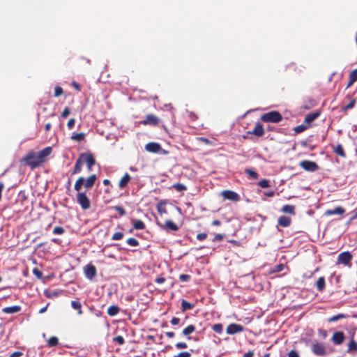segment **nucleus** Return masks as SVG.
I'll return each mask as SVG.
<instances>
[{"instance_id": "9b49d317", "label": "nucleus", "mask_w": 357, "mask_h": 357, "mask_svg": "<svg viewBox=\"0 0 357 357\" xmlns=\"http://www.w3.org/2000/svg\"><path fill=\"white\" fill-rule=\"evenodd\" d=\"M84 273L86 278L92 280L96 275V268L92 264H89L84 267Z\"/></svg>"}, {"instance_id": "473e14b6", "label": "nucleus", "mask_w": 357, "mask_h": 357, "mask_svg": "<svg viewBox=\"0 0 357 357\" xmlns=\"http://www.w3.org/2000/svg\"><path fill=\"white\" fill-rule=\"evenodd\" d=\"M85 139L84 132H73L71 135V139L77 142L82 141Z\"/></svg>"}, {"instance_id": "7ed1b4c3", "label": "nucleus", "mask_w": 357, "mask_h": 357, "mask_svg": "<svg viewBox=\"0 0 357 357\" xmlns=\"http://www.w3.org/2000/svg\"><path fill=\"white\" fill-rule=\"evenodd\" d=\"M260 119L266 123H279L282 120V116L278 111H271L262 114Z\"/></svg>"}, {"instance_id": "0eeeda50", "label": "nucleus", "mask_w": 357, "mask_h": 357, "mask_svg": "<svg viewBox=\"0 0 357 357\" xmlns=\"http://www.w3.org/2000/svg\"><path fill=\"white\" fill-rule=\"evenodd\" d=\"M299 165L304 170L310 172H316L319 169L318 165L315 162L307 160L301 161Z\"/></svg>"}, {"instance_id": "774afa93", "label": "nucleus", "mask_w": 357, "mask_h": 357, "mask_svg": "<svg viewBox=\"0 0 357 357\" xmlns=\"http://www.w3.org/2000/svg\"><path fill=\"white\" fill-rule=\"evenodd\" d=\"M352 220L357 219V207L352 211Z\"/></svg>"}, {"instance_id": "f704fd0d", "label": "nucleus", "mask_w": 357, "mask_h": 357, "mask_svg": "<svg viewBox=\"0 0 357 357\" xmlns=\"http://www.w3.org/2000/svg\"><path fill=\"white\" fill-rule=\"evenodd\" d=\"M59 344V339L55 336H52L47 340L49 347H54Z\"/></svg>"}, {"instance_id": "8fccbe9b", "label": "nucleus", "mask_w": 357, "mask_h": 357, "mask_svg": "<svg viewBox=\"0 0 357 357\" xmlns=\"http://www.w3.org/2000/svg\"><path fill=\"white\" fill-rule=\"evenodd\" d=\"M259 185L263 188L269 187V181L266 179H262L259 182Z\"/></svg>"}, {"instance_id": "a18cd8bd", "label": "nucleus", "mask_w": 357, "mask_h": 357, "mask_svg": "<svg viewBox=\"0 0 357 357\" xmlns=\"http://www.w3.org/2000/svg\"><path fill=\"white\" fill-rule=\"evenodd\" d=\"M114 208L119 213L120 216H123L126 213V210L121 206H116Z\"/></svg>"}, {"instance_id": "ea45409f", "label": "nucleus", "mask_w": 357, "mask_h": 357, "mask_svg": "<svg viewBox=\"0 0 357 357\" xmlns=\"http://www.w3.org/2000/svg\"><path fill=\"white\" fill-rule=\"evenodd\" d=\"M357 350V342L351 340L348 344V351H356Z\"/></svg>"}, {"instance_id": "052dcab7", "label": "nucleus", "mask_w": 357, "mask_h": 357, "mask_svg": "<svg viewBox=\"0 0 357 357\" xmlns=\"http://www.w3.org/2000/svg\"><path fill=\"white\" fill-rule=\"evenodd\" d=\"M22 354H23L21 351H14L10 355V357H20Z\"/></svg>"}, {"instance_id": "cd10ccee", "label": "nucleus", "mask_w": 357, "mask_h": 357, "mask_svg": "<svg viewBox=\"0 0 357 357\" xmlns=\"http://www.w3.org/2000/svg\"><path fill=\"white\" fill-rule=\"evenodd\" d=\"M316 287L319 291L321 292L326 287L325 278L324 277H320L318 278L316 282Z\"/></svg>"}, {"instance_id": "f8f14e48", "label": "nucleus", "mask_w": 357, "mask_h": 357, "mask_svg": "<svg viewBox=\"0 0 357 357\" xmlns=\"http://www.w3.org/2000/svg\"><path fill=\"white\" fill-rule=\"evenodd\" d=\"M243 331L244 327L241 324H230L226 328V332L229 335H234L236 333L243 332Z\"/></svg>"}, {"instance_id": "49530a36", "label": "nucleus", "mask_w": 357, "mask_h": 357, "mask_svg": "<svg viewBox=\"0 0 357 357\" xmlns=\"http://www.w3.org/2000/svg\"><path fill=\"white\" fill-rule=\"evenodd\" d=\"M284 268V265L283 264H279L274 266L272 272L273 273H278V272L283 271Z\"/></svg>"}, {"instance_id": "e2e57ef3", "label": "nucleus", "mask_w": 357, "mask_h": 357, "mask_svg": "<svg viewBox=\"0 0 357 357\" xmlns=\"http://www.w3.org/2000/svg\"><path fill=\"white\" fill-rule=\"evenodd\" d=\"M288 357H299V356L296 351L291 350L289 352Z\"/></svg>"}, {"instance_id": "338daca9", "label": "nucleus", "mask_w": 357, "mask_h": 357, "mask_svg": "<svg viewBox=\"0 0 357 357\" xmlns=\"http://www.w3.org/2000/svg\"><path fill=\"white\" fill-rule=\"evenodd\" d=\"M51 128H52V124L50 123H47L45 125V130L46 132L50 130Z\"/></svg>"}, {"instance_id": "3c124183", "label": "nucleus", "mask_w": 357, "mask_h": 357, "mask_svg": "<svg viewBox=\"0 0 357 357\" xmlns=\"http://www.w3.org/2000/svg\"><path fill=\"white\" fill-rule=\"evenodd\" d=\"M175 347L177 349H186L188 347V344L185 342H177L175 344Z\"/></svg>"}, {"instance_id": "5701e85b", "label": "nucleus", "mask_w": 357, "mask_h": 357, "mask_svg": "<svg viewBox=\"0 0 357 357\" xmlns=\"http://www.w3.org/2000/svg\"><path fill=\"white\" fill-rule=\"evenodd\" d=\"M357 81V68L353 70L349 75V82L347 85V89L350 87Z\"/></svg>"}, {"instance_id": "7c9ffc66", "label": "nucleus", "mask_w": 357, "mask_h": 357, "mask_svg": "<svg viewBox=\"0 0 357 357\" xmlns=\"http://www.w3.org/2000/svg\"><path fill=\"white\" fill-rule=\"evenodd\" d=\"M120 311V308L116 305H111L107 308V314L110 317L116 316Z\"/></svg>"}, {"instance_id": "680f3d73", "label": "nucleus", "mask_w": 357, "mask_h": 357, "mask_svg": "<svg viewBox=\"0 0 357 357\" xmlns=\"http://www.w3.org/2000/svg\"><path fill=\"white\" fill-rule=\"evenodd\" d=\"M180 323V319L178 317H173L171 320L172 325H178Z\"/></svg>"}, {"instance_id": "4d7b16f0", "label": "nucleus", "mask_w": 357, "mask_h": 357, "mask_svg": "<svg viewBox=\"0 0 357 357\" xmlns=\"http://www.w3.org/2000/svg\"><path fill=\"white\" fill-rule=\"evenodd\" d=\"M33 273L36 275L38 279L42 278L43 273L38 268H33Z\"/></svg>"}, {"instance_id": "ddd939ff", "label": "nucleus", "mask_w": 357, "mask_h": 357, "mask_svg": "<svg viewBox=\"0 0 357 357\" xmlns=\"http://www.w3.org/2000/svg\"><path fill=\"white\" fill-rule=\"evenodd\" d=\"M312 351L317 356H324L326 354L325 347L321 343L313 344Z\"/></svg>"}, {"instance_id": "79ce46f5", "label": "nucleus", "mask_w": 357, "mask_h": 357, "mask_svg": "<svg viewBox=\"0 0 357 357\" xmlns=\"http://www.w3.org/2000/svg\"><path fill=\"white\" fill-rule=\"evenodd\" d=\"M307 126L306 125H304V124H301V125H299L298 126H296L294 129V130L297 132V133H300V132H303L304 130H305L307 128Z\"/></svg>"}, {"instance_id": "5fc2aeb1", "label": "nucleus", "mask_w": 357, "mask_h": 357, "mask_svg": "<svg viewBox=\"0 0 357 357\" xmlns=\"http://www.w3.org/2000/svg\"><path fill=\"white\" fill-rule=\"evenodd\" d=\"M208 235L205 232H203V233H199L197 236H196V238L198 240V241H202L204 240H205L206 238H207Z\"/></svg>"}, {"instance_id": "1a4fd4ad", "label": "nucleus", "mask_w": 357, "mask_h": 357, "mask_svg": "<svg viewBox=\"0 0 357 357\" xmlns=\"http://www.w3.org/2000/svg\"><path fill=\"white\" fill-rule=\"evenodd\" d=\"M145 149L151 153H167V151L163 150L160 144L156 142H149L146 144Z\"/></svg>"}, {"instance_id": "4468645a", "label": "nucleus", "mask_w": 357, "mask_h": 357, "mask_svg": "<svg viewBox=\"0 0 357 357\" xmlns=\"http://www.w3.org/2000/svg\"><path fill=\"white\" fill-rule=\"evenodd\" d=\"M97 181V176L96 174H91L88 178H84V188L86 190L91 189Z\"/></svg>"}, {"instance_id": "13d9d810", "label": "nucleus", "mask_w": 357, "mask_h": 357, "mask_svg": "<svg viewBox=\"0 0 357 357\" xmlns=\"http://www.w3.org/2000/svg\"><path fill=\"white\" fill-rule=\"evenodd\" d=\"M75 123V119L73 118L70 119L67 123V126H68V129H72L74 127Z\"/></svg>"}, {"instance_id": "c85d7f7f", "label": "nucleus", "mask_w": 357, "mask_h": 357, "mask_svg": "<svg viewBox=\"0 0 357 357\" xmlns=\"http://www.w3.org/2000/svg\"><path fill=\"white\" fill-rule=\"evenodd\" d=\"M281 211L284 213H288L290 215H294L295 214V206L293 205H284L282 208Z\"/></svg>"}, {"instance_id": "c9c22d12", "label": "nucleus", "mask_w": 357, "mask_h": 357, "mask_svg": "<svg viewBox=\"0 0 357 357\" xmlns=\"http://www.w3.org/2000/svg\"><path fill=\"white\" fill-rule=\"evenodd\" d=\"M245 172L253 179H257L259 177L258 173L251 169H245Z\"/></svg>"}, {"instance_id": "f3484780", "label": "nucleus", "mask_w": 357, "mask_h": 357, "mask_svg": "<svg viewBox=\"0 0 357 357\" xmlns=\"http://www.w3.org/2000/svg\"><path fill=\"white\" fill-rule=\"evenodd\" d=\"M248 134H252L257 137H261L264 134L263 126L260 123H257L252 131H248Z\"/></svg>"}, {"instance_id": "37998d69", "label": "nucleus", "mask_w": 357, "mask_h": 357, "mask_svg": "<svg viewBox=\"0 0 357 357\" xmlns=\"http://www.w3.org/2000/svg\"><path fill=\"white\" fill-rule=\"evenodd\" d=\"M52 232L54 234L61 235L65 232V229L62 227L57 226L54 228Z\"/></svg>"}, {"instance_id": "6ab92c4d", "label": "nucleus", "mask_w": 357, "mask_h": 357, "mask_svg": "<svg viewBox=\"0 0 357 357\" xmlns=\"http://www.w3.org/2000/svg\"><path fill=\"white\" fill-rule=\"evenodd\" d=\"M131 180V176L128 173H126L121 178V180L119 182V187L121 189H123L125 187L127 186L130 181Z\"/></svg>"}, {"instance_id": "09e8293b", "label": "nucleus", "mask_w": 357, "mask_h": 357, "mask_svg": "<svg viewBox=\"0 0 357 357\" xmlns=\"http://www.w3.org/2000/svg\"><path fill=\"white\" fill-rule=\"evenodd\" d=\"M63 90L61 86H56L54 88V96L55 97L60 96L61 95L63 94Z\"/></svg>"}, {"instance_id": "de8ad7c7", "label": "nucleus", "mask_w": 357, "mask_h": 357, "mask_svg": "<svg viewBox=\"0 0 357 357\" xmlns=\"http://www.w3.org/2000/svg\"><path fill=\"white\" fill-rule=\"evenodd\" d=\"M113 340L114 342L117 343L119 345H122L125 342L124 338L121 335H118L115 337Z\"/></svg>"}, {"instance_id": "9d476101", "label": "nucleus", "mask_w": 357, "mask_h": 357, "mask_svg": "<svg viewBox=\"0 0 357 357\" xmlns=\"http://www.w3.org/2000/svg\"><path fill=\"white\" fill-rule=\"evenodd\" d=\"M221 195L225 199H228L232 202H238L240 200L239 195L232 190H223L221 192Z\"/></svg>"}, {"instance_id": "2f4dec72", "label": "nucleus", "mask_w": 357, "mask_h": 357, "mask_svg": "<svg viewBox=\"0 0 357 357\" xmlns=\"http://www.w3.org/2000/svg\"><path fill=\"white\" fill-rule=\"evenodd\" d=\"M194 307H195L194 304L190 303L185 300H183L181 302V310L183 312H185L187 310H192L194 308Z\"/></svg>"}, {"instance_id": "6e6d98bb", "label": "nucleus", "mask_w": 357, "mask_h": 357, "mask_svg": "<svg viewBox=\"0 0 357 357\" xmlns=\"http://www.w3.org/2000/svg\"><path fill=\"white\" fill-rule=\"evenodd\" d=\"M224 238V235L221 234H217L215 235L214 238L212 239L213 242L215 241H221Z\"/></svg>"}, {"instance_id": "b1692460", "label": "nucleus", "mask_w": 357, "mask_h": 357, "mask_svg": "<svg viewBox=\"0 0 357 357\" xmlns=\"http://www.w3.org/2000/svg\"><path fill=\"white\" fill-rule=\"evenodd\" d=\"M84 177L80 176L75 181L74 189L77 193H82L81 190L84 187Z\"/></svg>"}, {"instance_id": "dca6fc26", "label": "nucleus", "mask_w": 357, "mask_h": 357, "mask_svg": "<svg viewBox=\"0 0 357 357\" xmlns=\"http://www.w3.org/2000/svg\"><path fill=\"white\" fill-rule=\"evenodd\" d=\"M344 334L342 331L335 332L332 337V341L335 344H340L344 340Z\"/></svg>"}, {"instance_id": "bf43d9fd", "label": "nucleus", "mask_w": 357, "mask_h": 357, "mask_svg": "<svg viewBox=\"0 0 357 357\" xmlns=\"http://www.w3.org/2000/svg\"><path fill=\"white\" fill-rule=\"evenodd\" d=\"M70 114V109L68 107H66L61 113V117L65 119Z\"/></svg>"}, {"instance_id": "39448f33", "label": "nucleus", "mask_w": 357, "mask_h": 357, "mask_svg": "<svg viewBox=\"0 0 357 357\" xmlns=\"http://www.w3.org/2000/svg\"><path fill=\"white\" fill-rule=\"evenodd\" d=\"M156 224L161 229L165 230L167 232L176 231L179 229L177 225L171 220H167L164 223H162L158 220H156Z\"/></svg>"}, {"instance_id": "f257e3e1", "label": "nucleus", "mask_w": 357, "mask_h": 357, "mask_svg": "<svg viewBox=\"0 0 357 357\" xmlns=\"http://www.w3.org/2000/svg\"><path fill=\"white\" fill-rule=\"evenodd\" d=\"M52 152V148L51 146L45 147L38 152L30 151L21 158L20 162H24L26 165L30 167L31 169H33L45 163L47 158Z\"/></svg>"}, {"instance_id": "2eb2a0df", "label": "nucleus", "mask_w": 357, "mask_h": 357, "mask_svg": "<svg viewBox=\"0 0 357 357\" xmlns=\"http://www.w3.org/2000/svg\"><path fill=\"white\" fill-rule=\"evenodd\" d=\"M321 115V112L319 110H316L313 112L308 113L306 114L304 123L307 124H310L313 122L316 119H317Z\"/></svg>"}, {"instance_id": "0e129e2a", "label": "nucleus", "mask_w": 357, "mask_h": 357, "mask_svg": "<svg viewBox=\"0 0 357 357\" xmlns=\"http://www.w3.org/2000/svg\"><path fill=\"white\" fill-rule=\"evenodd\" d=\"M165 281V278L163 277H158L155 280V282L158 284H162Z\"/></svg>"}, {"instance_id": "a19ab883", "label": "nucleus", "mask_w": 357, "mask_h": 357, "mask_svg": "<svg viewBox=\"0 0 357 357\" xmlns=\"http://www.w3.org/2000/svg\"><path fill=\"white\" fill-rule=\"evenodd\" d=\"M126 242L129 245L132 247L138 246L139 244V241L135 238H129L127 239Z\"/></svg>"}, {"instance_id": "e433bc0d", "label": "nucleus", "mask_w": 357, "mask_h": 357, "mask_svg": "<svg viewBox=\"0 0 357 357\" xmlns=\"http://www.w3.org/2000/svg\"><path fill=\"white\" fill-rule=\"evenodd\" d=\"M172 188H174L178 192H182L187 190V188L184 184L179 183H174Z\"/></svg>"}, {"instance_id": "aec40b11", "label": "nucleus", "mask_w": 357, "mask_h": 357, "mask_svg": "<svg viewBox=\"0 0 357 357\" xmlns=\"http://www.w3.org/2000/svg\"><path fill=\"white\" fill-rule=\"evenodd\" d=\"M344 212H345V209L344 208H342L341 206H337L333 209L327 210L325 212V215H335V214L342 215L344 213Z\"/></svg>"}, {"instance_id": "f03ea898", "label": "nucleus", "mask_w": 357, "mask_h": 357, "mask_svg": "<svg viewBox=\"0 0 357 357\" xmlns=\"http://www.w3.org/2000/svg\"><path fill=\"white\" fill-rule=\"evenodd\" d=\"M86 164L89 172L92 170L93 167L96 164V159L91 153H82L79 154L75 162V167L72 171V174H77L82 172V166Z\"/></svg>"}, {"instance_id": "864d4df0", "label": "nucleus", "mask_w": 357, "mask_h": 357, "mask_svg": "<svg viewBox=\"0 0 357 357\" xmlns=\"http://www.w3.org/2000/svg\"><path fill=\"white\" fill-rule=\"evenodd\" d=\"M190 279V275L188 274H181L179 275V280L181 282H188Z\"/></svg>"}, {"instance_id": "412c9836", "label": "nucleus", "mask_w": 357, "mask_h": 357, "mask_svg": "<svg viewBox=\"0 0 357 357\" xmlns=\"http://www.w3.org/2000/svg\"><path fill=\"white\" fill-rule=\"evenodd\" d=\"M278 225L283 227H289L291 223V220L289 217L282 215L278 218Z\"/></svg>"}, {"instance_id": "423d86ee", "label": "nucleus", "mask_w": 357, "mask_h": 357, "mask_svg": "<svg viewBox=\"0 0 357 357\" xmlns=\"http://www.w3.org/2000/svg\"><path fill=\"white\" fill-rule=\"evenodd\" d=\"M353 256L349 251L341 252L337 259V264H343L344 266H351Z\"/></svg>"}, {"instance_id": "4be33fe9", "label": "nucleus", "mask_w": 357, "mask_h": 357, "mask_svg": "<svg viewBox=\"0 0 357 357\" xmlns=\"http://www.w3.org/2000/svg\"><path fill=\"white\" fill-rule=\"evenodd\" d=\"M20 305H13L10 307H6L2 309V312L5 314H14L19 312L21 310Z\"/></svg>"}, {"instance_id": "c756f323", "label": "nucleus", "mask_w": 357, "mask_h": 357, "mask_svg": "<svg viewBox=\"0 0 357 357\" xmlns=\"http://www.w3.org/2000/svg\"><path fill=\"white\" fill-rule=\"evenodd\" d=\"M195 331V326L192 324L188 325L187 327H185L183 331L182 334L185 336H188L191 333H192ZM188 340H190V337H187Z\"/></svg>"}, {"instance_id": "72a5a7b5", "label": "nucleus", "mask_w": 357, "mask_h": 357, "mask_svg": "<svg viewBox=\"0 0 357 357\" xmlns=\"http://www.w3.org/2000/svg\"><path fill=\"white\" fill-rule=\"evenodd\" d=\"M334 152L342 158L346 157L345 151L341 144H337L334 149Z\"/></svg>"}, {"instance_id": "69168bd1", "label": "nucleus", "mask_w": 357, "mask_h": 357, "mask_svg": "<svg viewBox=\"0 0 357 357\" xmlns=\"http://www.w3.org/2000/svg\"><path fill=\"white\" fill-rule=\"evenodd\" d=\"M254 356V352L252 351H249L248 352L244 354L243 357H252Z\"/></svg>"}, {"instance_id": "c03bdc74", "label": "nucleus", "mask_w": 357, "mask_h": 357, "mask_svg": "<svg viewBox=\"0 0 357 357\" xmlns=\"http://www.w3.org/2000/svg\"><path fill=\"white\" fill-rule=\"evenodd\" d=\"M123 236H124V234L122 232H115L112 236V240H113V241L121 240L123 238Z\"/></svg>"}, {"instance_id": "a878e982", "label": "nucleus", "mask_w": 357, "mask_h": 357, "mask_svg": "<svg viewBox=\"0 0 357 357\" xmlns=\"http://www.w3.org/2000/svg\"><path fill=\"white\" fill-rule=\"evenodd\" d=\"M166 202L165 201H160L158 202L156 205V208L159 214H167V210L165 207Z\"/></svg>"}, {"instance_id": "603ef678", "label": "nucleus", "mask_w": 357, "mask_h": 357, "mask_svg": "<svg viewBox=\"0 0 357 357\" xmlns=\"http://www.w3.org/2000/svg\"><path fill=\"white\" fill-rule=\"evenodd\" d=\"M174 357H191V352L190 351H181Z\"/></svg>"}, {"instance_id": "393cba45", "label": "nucleus", "mask_w": 357, "mask_h": 357, "mask_svg": "<svg viewBox=\"0 0 357 357\" xmlns=\"http://www.w3.org/2000/svg\"><path fill=\"white\" fill-rule=\"evenodd\" d=\"M131 222L135 229L142 230L144 229L146 227L144 222L141 220L132 219L131 220Z\"/></svg>"}, {"instance_id": "bb28decb", "label": "nucleus", "mask_w": 357, "mask_h": 357, "mask_svg": "<svg viewBox=\"0 0 357 357\" xmlns=\"http://www.w3.org/2000/svg\"><path fill=\"white\" fill-rule=\"evenodd\" d=\"M71 306L75 310L77 311V314L79 315L82 314V304H81L80 301H79V299H77L75 301H72Z\"/></svg>"}, {"instance_id": "4c0bfd02", "label": "nucleus", "mask_w": 357, "mask_h": 357, "mask_svg": "<svg viewBox=\"0 0 357 357\" xmlns=\"http://www.w3.org/2000/svg\"><path fill=\"white\" fill-rule=\"evenodd\" d=\"M347 317V315L346 314H336V315H334L333 317H331V318H329L328 319V321L329 322H335V321H337L341 319H344V318H346Z\"/></svg>"}, {"instance_id": "58836bf2", "label": "nucleus", "mask_w": 357, "mask_h": 357, "mask_svg": "<svg viewBox=\"0 0 357 357\" xmlns=\"http://www.w3.org/2000/svg\"><path fill=\"white\" fill-rule=\"evenodd\" d=\"M212 329L214 332L221 334L223 331V326L222 324H215L212 326Z\"/></svg>"}, {"instance_id": "a211bd4d", "label": "nucleus", "mask_w": 357, "mask_h": 357, "mask_svg": "<svg viewBox=\"0 0 357 357\" xmlns=\"http://www.w3.org/2000/svg\"><path fill=\"white\" fill-rule=\"evenodd\" d=\"M344 100H348L349 102L348 104L344 105L342 108V111L346 112L349 109H352L356 104V99L351 98L350 95H347Z\"/></svg>"}, {"instance_id": "20e7f679", "label": "nucleus", "mask_w": 357, "mask_h": 357, "mask_svg": "<svg viewBox=\"0 0 357 357\" xmlns=\"http://www.w3.org/2000/svg\"><path fill=\"white\" fill-rule=\"evenodd\" d=\"M76 200L82 210L86 211L91 208V201L86 195V192L77 193Z\"/></svg>"}, {"instance_id": "6e6552de", "label": "nucleus", "mask_w": 357, "mask_h": 357, "mask_svg": "<svg viewBox=\"0 0 357 357\" xmlns=\"http://www.w3.org/2000/svg\"><path fill=\"white\" fill-rule=\"evenodd\" d=\"M160 119L155 116L154 114H147L145 119L140 122L144 126L150 125L152 126H156L159 124Z\"/></svg>"}]
</instances>
